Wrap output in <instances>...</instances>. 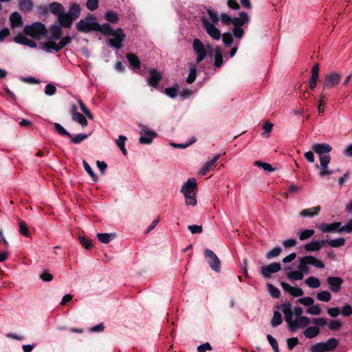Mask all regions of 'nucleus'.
Instances as JSON below:
<instances>
[{
    "label": "nucleus",
    "mask_w": 352,
    "mask_h": 352,
    "mask_svg": "<svg viewBox=\"0 0 352 352\" xmlns=\"http://www.w3.org/2000/svg\"><path fill=\"white\" fill-rule=\"evenodd\" d=\"M281 310L284 314L287 327L292 332L299 329H304L311 323L309 318L302 316L303 311L300 307H295L292 309V305L287 302L281 305Z\"/></svg>",
    "instance_id": "1"
},
{
    "label": "nucleus",
    "mask_w": 352,
    "mask_h": 352,
    "mask_svg": "<svg viewBox=\"0 0 352 352\" xmlns=\"http://www.w3.org/2000/svg\"><path fill=\"white\" fill-rule=\"evenodd\" d=\"M50 30L51 36L48 41L42 45L43 50L47 53L58 52L71 43L72 38L69 36L62 38L58 43L55 41L60 39L63 34V31L59 26L53 25L50 27Z\"/></svg>",
    "instance_id": "2"
},
{
    "label": "nucleus",
    "mask_w": 352,
    "mask_h": 352,
    "mask_svg": "<svg viewBox=\"0 0 352 352\" xmlns=\"http://www.w3.org/2000/svg\"><path fill=\"white\" fill-rule=\"evenodd\" d=\"M220 19L224 25H233V35L235 38L240 39L244 34V31L241 27L249 23L250 17L248 13L240 12L238 17H231L229 14L223 13L220 15Z\"/></svg>",
    "instance_id": "3"
},
{
    "label": "nucleus",
    "mask_w": 352,
    "mask_h": 352,
    "mask_svg": "<svg viewBox=\"0 0 352 352\" xmlns=\"http://www.w3.org/2000/svg\"><path fill=\"white\" fill-rule=\"evenodd\" d=\"M206 12L208 14L209 19L206 16H202L201 21L206 30L207 34L214 40L218 41L221 38V32L215 27L219 21L218 13L214 10L208 8Z\"/></svg>",
    "instance_id": "4"
},
{
    "label": "nucleus",
    "mask_w": 352,
    "mask_h": 352,
    "mask_svg": "<svg viewBox=\"0 0 352 352\" xmlns=\"http://www.w3.org/2000/svg\"><path fill=\"white\" fill-rule=\"evenodd\" d=\"M197 188L196 179L194 177L189 178L182 187L181 192L183 193L186 204L187 206H195L197 205V199L195 191Z\"/></svg>",
    "instance_id": "5"
},
{
    "label": "nucleus",
    "mask_w": 352,
    "mask_h": 352,
    "mask_svg": "<svg viewBox=\"0 0 352 352\" xmlns=\"http://www.w3.org/2000/svg\"><path fill=\"white\" fill-rule=\"evenodd\" d=\"M23 32L33 38L40 39L41 37L45 36L47 28L42 23L35 22L31 25H25L23 29Z\"/></svg>",
    "instance_id": "6"
},
{
    "label": "nucleus",
    "mask_w": 352,
    "mask_h": 352,
    "mask_svg": "<svg viewBox=\"0 0 352 352\" xmlns=\"http://www.w3.org/2000/svg\"><path fill=\"white\" fill-rule=\"evenodd\" d=\"M98 27L97 19L92 15L87 16L85 19H81L76 25L78 31L85 33L96 31Z\"/></svg>",
    "instance_id": "7"
},
{
    "label": "nucleus",
    "mask_w": 352,
    "mask_h": 352,
    "mask_svg": "<svg viewBox=\"0 0 352 352\" xmlns=\"http://www.w3.org/2000/svg\"><path fill=\"white\" fill-rule=\"evenodd\" d=\"M139 126L140 128L139 142L142 144H150L153 139L157 137V133L149 129L144 124H140Z\"/></svg>",
    "instance_id": "8"
},
{
    "label": "nucleus",
    "mask_w": 352,
    "mask_h": 352,
    "mask_svg": "<svg viewBox=\"0 0 352 352\" xmlns=\"http://www.w3.org/2000/svg\"><path fill=\"white\" fill-rule=\"evenodd\" d=\"M109 36H111L109 38V45L116 49L121 48L122 42L124 41L126 37L122 28H118L116 30H113Z\"/></svg>",
    "instance_id": "9"
},
{
    "label": "nucleus",
    "mask_w": 352,
    "mask_h": 352,
    "mask_svg": "<svg viewBox=\"0 0 352 352\" xmlns=\"http://www.w3.org/2000/svg\"><path fill=\"white\" fill-rule=\"evenodd\" d=\"M192 49L197 55V63H201L204 60L207 55V52L203 43L199 38H195L192 41Z\"/></svg>",
    "instance_id": "10"
},
{
    "label": "nucleus",
    "mask_w": 352,
    "mask_h": 352,
    "mask_svg": "<svg viewBox=\"0 0 352 352\" xmlns=\"http://www.w3.org/2000/svg\"><path fill=\"white\" fill-rule=\"evenodd\" d=\"M281 269L280 263H272L268 265L261 267L260 272L262 276L266 278H270L273 274L279 272Z\"/></svg>",
    "instance_id": "11"
},
{
    "label": "nucleus",
    "mask_w": 352,
    "mask_h": 352,
    "mask_svg": "<svg viewBox=\"0 0 352 352\" xmlns=\"http://www.w3.org/2000/svg\"><path fill=\"white\" fill-rule=\"evenodd\" d=\"M204 254L208 258L210 267L217 272H220L221 262L217 256L209 249L204 250Z\"/></svg>",
    "instance_id": "12"
},
{
    "label": "nucleus",
    "mask_w": 352,
    "mask_h": 352,
    "mask_svg": "<svg viewBox=\"0 0 352 352\" xmlns=\"http://www.w3.org/2000/svg\"><path fill=\"white\" fill-rule=\"evenodd\" d=\"M340 75L337 73L328 74L325 76L324 86L328 89L333 88L340 83Z\"/></svg>",
    "instance_id": "13"
},
{
    "label": "nucleus",
    "mask_w": 352,
    "mask_h": 352,
    "mask_svg": "<svg viewBox=\"0 0 352 352\" xmlns=\"http://www.w3.org/2000/svg\"><path fill=\"white\" fill-rule=\"evenodd\" d=\"M27 36L28 35L24 32L19 33L14 38V41L16 43L24 45L31 48L36 47L37 45L36 42L28 38Z\"/></svg>",
    "instance_id": "14"
},
{
    "label": "nucleus",
    "mask_w": 352,
    "mask_h": 352,
    "mask_svg": "<svg viewBox=\"0 0 352 352\" xmlns=\"http://www.w3.org/2000/svg\"><path fill=\"white\" fill-rule=\"evenodd\" d=\"M148 73L150 74V76L148 78V85L155 88L157 87L159 82L161 80L162 78V74L155 69H149Z\"/></svg>",
    "instance_id": "15"
},
{
    "label": "nucleus",
    "mask_w": 352,
    "mask_h": 352,
    "mask_svg": "<svg viewBox=\"0 0 352 352\" xmlns=\"http://www.w3.org/2000/svg\"><path fill=\"white\" fill-rule=\"evenodd\" d=\"M341 222H333L331 223H322L318 226V229L323 233L338 232L342 228Z\"/></svg>",
    "instance_id": "16"
},
{
    "label": "nucleus",
    "mask_w": 352,
    "mask_h": 352,
    "mask_svg": "<svg viewBox=\"0 0 352 352\" xmlns=\"http://www.w3.org/2000/svg\"><path fill=\"white\" fill-rule=\"evenodd\" d=\"M280 285L285 292L289 293L293 296L299 297L302 296L304 294L303 290L300 287H292L285 282H281Z\"/></svg>",
    "instance_id": "17"
},
{
    "label": "nucleus",
    "mask_w": 352,
    "mask_h": 352,
    "mask_svg": "<svg viewBox=\"0 0 352 352\" xmlns=\"http://www.w3.org/2000/svg\"><path fill=\"white\" fill-rule=\"evenodd\" d=\"M327 282L331 292H338L340 289L343 280L340 277L331 276L327 278Z\"/></svg>",
    "instance_id": "18"
},
{
    "label": "nucleus",
    "mask_w": 352,
    "mask_h": 352,
    "mask_svg": "<svg viewBox=\"0 0 352 352\" xmlns=\"http://www.w3.org/2000/svg\"><path fill=\"white\" fill-rule=\"evenodd\" d=\"M298 270H299L304 275L309 274V265H310V261L309 256H305L298 258Z\"/></svg>",
    "instance_id": "19"
},
{
    "label": "nucleus",
    "mask_w": 352,
    "mask_h": 352,
    "mask_svg": "<svg viewBox=\"0 0 352 352\" xmlns=\"http://www.w3.org/2000/svg\"><path fill=\"white\" fill-rule=\"evenodd\" d=\"M76 109L77 108L74 105L72 108L71 112L72 119L74 121L79 123L82 127H85L88 124L87 120L82 114L77 112Z\"/></svg>",
    "instance_id": "20"
},
{
    "label": "nucleus",
    "mask_w": 352,
    "mask_h": 352,
    "mask_svg": "<svg viewBox=\"0 0 352 352\" xmlns=\"http://www.w3.org/2000/svg\"><path fill=\"white\" fill-rule=\"evenodd\" d=\"M312 149L318 154L320 155H326L331 151L332 147L327 144V143H322V144H314L312 146Z\"/></svg>",
    "instance_id": "21"
},
{
    "label": "nucleus",
    "mask_w": 352,
    "mask_h": 352,
    "mask_svg": "<svg viewBox=\"0 0 352 352\" xmlns=\"http://www.w3.org/2000/svg\"><path fill=\"white\" fill-rule=\"evenodd\" d=\"M57 19L60 26L65 28H70L74 21L72 20V18H70L69 16L65 13V10L63 12V13H61L59 16H57Z\"/></svg>",
    "instance_id": "22"
},
{
    "label": "nucleus",
    "mask_w": 352,
    "mask_h": 352,
    "mask_svg": "<svg viewBox=\"0 0 352 352\" xmlns=\"http://www.w3.org/2000/svg\"><path fill=\"white\" fill-rule=\"evenodd\" d=\"M221 155V154H217L213 157V158L211 160L206 162L200 169L199 174L201 175H206V173L209 171L212 166H213L220 158Z\"/></svg>",
    "instance_id": "23"
},
{
    "label": "nucleus",
    "mask_w": 352,
    "mask_h": 352,
    "mask_svg": "<svg viewBox=\"0 0 352 352\" xmlns=\"http://www.w3.org/2000/svg\"><path fill=\"white\" fill-rule=\"evenodd\" d=\"M320 209V206L304 209L300 212V216L302 217H313L319 213Z\"/></svg>",
    "instance_id": "24"
},
{
    "label": "nucleus",
    "mask_w": 352,
    "mask_h": 352,
    "mask_svg": "<svg viewBox=\"0 0 352 352\" xmlns=\"http://www.w3.org/2000/svg\"><path fill=\"white\" fill-rule=\"evenodd\" d=\"M10 25L12 28H19L23 25L21 16L17 12H14L10 16Z\"/></svg>",
    "instance_id": "25"
},
{
    "label": "nucleus",
    "mask_w": 352,
    "mask_h": 352,
    "mask_svg": "<svg viewBox=\"0 0 352 352\" xmlns=\"http://www.w3.org/2000/svg\"><path fill=\"white\" fill-rule=\"evenodd\" d=\"M320 333V329L318 327H309L304 331V336L307 338H314L316 337Z\"/></svg>",
    "instance_id": "26"
},
{
    "label": "nucleus",
    "mask_w": 352,
    "mask_h": 352,
    "mask_svg": "<svg viewBox=\"0 0 352 352\" xmlns=\"http://www.w3.org/2000/svg\"><path fill=\"white\" fill-rule=\"evenodd\" d=\"M80 12V8L79 5L74 3L71 5L67 14L69 16L70 18H72V20H75L79 16Z\"/></svg>",
    "instance_id": "27"
},
{
    "label": "nucleus",
    "mask_w": 352,
    "mask_h": 352,
    "mask_svg": "<svg viewBox=\"0 0 352 352\" xmlns=\"http://www.w3.org/2000/svg\"><path fill=\"white\" fill-rule=\"evenodd\" d=\"M49 9L52 13L56 14L57 16L65 11L63 6L60 3L56 2L50 3Z\"/></svg>",
    "instance_id": "28"
},
{
    "label": "nucleus",
    "mask_w": 352,
    "mask_h": 352,
    "mask_svg": "<svg viewBox=\"0 0 352 352\" xmlns=\"http://www.w3.org/2000/svg\"><path fill=\"white\" fill-rule=\"evenodd\" d=\"M305 283L310 288L316 289L320 287L321 285L320 280L315 276L308 277Z\"/></svg>",
    "instance_id": "29"
},
{
    "label": "nucleus",
    "mask_w": 352,
    "mask_h": 352,
    "mask_svg": "<svg viewBox=\"0 0 352 352\" xmlns=\"http://www.w3.org/2000/svg\"><path fill=\"white\" fill-rule=\"evenodd\" d=\"M116 236L113 233H98L97 238L102 243H108Z\"/></svg>",
    "instance_id": "30"
},
{
    "label": "nucleus",
    "mask_w": 352,
    "mask_h": 352,
    "mask_svg": "<svg viewBox=\"0 0 352 352\" xmlns=\"http://www.w3.org/2000/svg\"><path fill=\"white\" fill-rule=\"evenodd\" d=\"M19 8L21 11L28 12L32 8L33 3L31 0H19Z\"/></svg>",
    "instance_id": "31"
},
{
    "label": "nucleus",
    "mask_w": 352,
    "mask_h": 352,
    "mask_svg": "<svg viewBox=\"0 0 352 352\" xmlns=\"http://www.w3.org/2000/svg\"><path fill=\"white\" fill-rule=\"evenodd\" d=\"M96 31L101 32L103 35L107 36H109L113 32L111 27L108 23H104L102 25L98 24Z\"/></svg>",
    "instance_id": "32"
},
{
    "label": "nucleus",
    "mask_w": 352,
    "mask_h": 352,
    "mask_svg": "<svg viewBox=\"0 0 352 352\" xmlns=\"http://www.w3.org/2000/svg\"><path fill=\"white\" fill-rule=\"evenodd\" d=\"M126 57L133 69L140 68V61L137 56L133 54H129Z\"/></svg>",
    "instance_id": "33"
},
{
    "label": "nucleus",
    "mask_w": 352,
    "mask_h": 352,
    "mask_svg": "<svg viewBox=\"0 0 352 352\" xmlns=\"http://www.w3.org/2000/svg\"><path fill=\"white\" fill-rule=\"evenodd\" d=\"M223 64V55L219 47L214 50V65L216 67H220Z\"/></svg>",
    "instance_id": "34"
},
{
    "label": "nucleus",
    "mask_w": 352,
    "mask_h": 352,
    "mask_svg": "<svg viewBox=\"0 0 352 352\" xmlns=\"http://www.w3.org/2000/svg\"><path fill=\"white\" fill-rule=\"evenodd\" d=\"M304 274L299 270H294L292 272H289L287 274V277L293 280H302L304 277Z\"/></svg>",
    "instance_id": "35"
},
{
    "label": "nucleus",
    "mask_w": 352,
    "mask_h": 352,
    "mask_svg": "<svg viewBox=\"0 0 352 352\" xmlns=\"http://www.w3.org/2000/svg\"><path fill=\"white\" fill-rule=\"evenodd\" d=\"M316 298L319 301L327 302L331 299V294L327 290L321 291L317 294Z\"/></svg>",
    "instance_id": "36"
},
{
    "label": "nucleus",
    "mask_w": 352,
    "mask_h": 352,
    "mask_svg": "<svg viewBox=\"0 0 352 352\" xmlns=\"http://www.w3.org/2000/svg\"><path fill=\"white\" fill-rule=\"evenodd\" d=\"M324 345L327 351H331L337 347L338 340L333 338H329L324 342Z\"/></svg>",
    "instance_id": "37"
},
{
    "label": "nucleus",
    "mask_w": 352,
    "mask_h": 352,
    "mask_svg": "<svg viewBox=\"0 0 352 352\" xmlns=\"http://www.w3.org/2000/svg\"><path fill=\"white\" fill-rule=\"evenodd\" d=\"M126 140V137L124 135H119L118 138L116 140V145L120 148L123 155H126V150L125 148V142Z\"/></svg>",
    "instance_id": "38"
},
{
    "label": "nucleus",
    "mask_w": 352,
    "mask_h": 352,
    "mask_svg": "<svg viewBox=\"0 0 352 352\" xmlns=\"http://www.w3.org/2000/svg\"><path fill=\"white\" fill-rule=\"evenodd\" d=\"M254 164L258 167L262 168L264 170L268 173L273 172L276 170V168H273L271 164L261 161H255Z\"/></svg>",
    "instance_id": "39"
},
{
    "label": "nucleus",
    "mask_w": 352,
    "mask_h": 352,
    "mask_svg": "<svg viewBox=\"0 0 352 352\" xmlns=\"http://www.w3.org/2000/svg\"><path fill=\"white\" fill-rule=\"evenodd\" d=\"M315 233L313 229H306L300 232L298 234L299 239L300 241H305L311 237Z\"/></svg>",
    "instance_id": "40"
},
{
    "label": "nucleus",
    "mask_w": 352,
    "mask_h": 352,
    "mask_svg": "<svg viewBox=\"0 0 352 352\" xmlns=\"http://www.w3.org/2000/svg\"><path fill=\"white\" fill-rule=\"evenodd\" d=\"M282 316L281 314L278 311H274L273 317L271 321L272 326L276 327L282 323Z\"/></svg>",
    "instance_id": "41"
},
{
    "label": "nucleus",
    "mask_w": 352,
    "mask_h": 352,
    "mask_svg": "<svg viewBox=\"0 0 352 352\" xmlns=\"http://www.w3.org/2000/svg\"><path fill=\"white\" fill-rule=\"evenodd\" d=\"M197 77V69L195 65L190 66V72L188 76L186 78V82L189 84L192 83Z\"/></svg>",
    "instance_id": "42"
},
{
    "label": "nucleus",
    "mask_w": 352,
    "mask_h": 352,
    "mask_svg": "<svg viewBox=\"0 0 352 352\" xmlns=\"http://www.w3.org/2000/svg\"><path fill=\"white\" fill-rule=\"evenodd\" d=\"M309 258L310 265L314 266L316 268L322 269L324 267V264L322 261L313 256H309Z\"/></svg>",
    "instance_id": "43"
},
{
    "label": "nucleus",
    "mask_w": 352,
    "mask_h": 352,
    "mask_svg": "<svg viewBox=\"0 0 352 352\" xmlns=\"http://www.w3.org/2000/svg\"><path fill=\"white\" fill-rule=\"evenodd\" d=\"M82 165L85 171L89 175L94 182H97L98 176L94 173L89 164L85 160L82 161Z\"/></svg>",
    "instance_id": "44"
},
{
    "label": "nucleus",
    "mask_w": 352,
    "mask_h": 352,
    "mask_svg": "<svg viewBox=\"0 0 352 352\" xmlns=\"http://www.w3.org/2000/svg\"><path fill=\"white\" fill-rule=\"evenodd\" d=\"M345 239L344 238H338L336 239H331L328 241V244L332 248H340L344 245Z\"/></svg>",
    "instance_id": "45"
},
{
    "label": "nucleus",
    "mask_w": 352,
    "mask_h": 352,
    "mask_svg": "<svg viewBox=\"0 0 352 352\" xmlns=\"http://www.w3.org/2000/svg\"><path fill=\"white\" fill-rule=\"evenodd\" d=\"M304 249L306 252H317L320 250L318 243L316 241H312L311 242L305 244Z\"/></svg>",
    "instance_id": "46"
},
{
    "label": "nucleus",
    "mask_w": 352,
    "mask_h": 352,
    "mask_svg": "<svg viewBox=\"0 0 352 352\" xmlns=\"http://www.w3.org/2000/svg\"><path fill=\"white\" fill-rule=\"evenodd\" d=\"M273 126L274 124L272 122H267L264 123V124L263 125V129L264 131L261 134L262 136L265 138H269L270 135V133L272 131Z\"/></svg>",
    "instance_id": "47"
},
{
    "label": "nucleus",
    "mask_w": 352,
    "mask_h": 352,
    "mask_svg": "<svg viewBox=\"0 0 352 352\" xmlns=\"http://www.w3.org/2000/svg\"><path fill=\"white\" fill-rule=\"evenodd\" d=\"M69 137L70 138V140H71L72 143L79 144L84 140L87 139L88 137V135L80 133V134H76L75 135H72L70 134V136H69Z\"/></svg>",
    "instance_id": "48"
},
{
    "label": "nucleus",
    "mask_w": 352,
    "mask_h": 352,
    "mask_svg": "<svg viewBox=\"0 0 352 352\" xmlns=\"http://www.w3.org/2000/svg\"><path fill=\"white\" fill-rule=\"evenodd\" d=\"M306 312L308 314L317 316V315H320L321 314L322 309L318 305L313 304L312 305H311L309 307H308L307 309Z\"/></svg>",
    "instance_id": "49"
},
{
    "label": "nucleus",
    "mask_w": 352,
    "mask_h": 352,
    "mask_svg": "<svg viewBox=\"0 0 352 352\" xmlns=\"http://www.w3.org/2000/svg\"><path fill=\"white\" fill-rule=\"evenodd\" d=\"M104 18L106 20L111 23H116L118 21V15L116 12L113 11L107 12Z\"/></svg>",
    "instance_id": "50"
},
{
    "label": "nucleus",
    "mask_w": 352,
    "mask_h": 352,
    "mask_svg": "<svg viewBox=\"0 0 352 352\" xmlns=\"http://www.w3.org/2000/svg\"><path fill=\"white\" fill-rule=\"evenodd\" d=\"M267 288H268V291L270 294V295L273 297V298H278L280 297V292L279 291V289L274 287L272 284L271 283H268L267 285Z\"/></svg>",
    "instance_id": "51"
},
{
    "label": "nucleus",
    "mask_w": 352,
    "mask_h": 352,
    "mask_svg": "<svg viewBox=\"0 0 352 352\" xmlns=\"http://www.w3.org/2000/svg\"><path fill=\"white\" fill-rule=\"evenodd\" d=\"M341 228L338 230V233L346 232V233H351L352 232V218L349 219L346 223L344 226H341Z\"/></svg>",
    "instance_id": "52"
},
{
    "label": "nucleus",
    "mask_w": 352,
    "mask_h": 352,
    "mask_svg": "<svg viewBox=\"0 0 352 352\" xmlns=\"http://www.w3.org/2000/svg\"><path fill=\"white\" fill-rule=\"evenodd\" d=\"M196 142V138L195 137H192L190 140L186 142V143H184V144H175V143H170V145L173 146V147H175V148H187L188 146H189L190 145H191L192 144L195 143Z\"/></svg>",
    "instance_id": "53"
},
{
    "label": "nucleus",
    "mask_w": 352,
    "mask_h": 352,
    "mask_svg": "<svg viewBox=\"0 0 352 352\" xmlns=\"http://www.w3.org/2000/svg\"><path fill=\"white\" fill-rule=\"evenodd\" d=\"M280 252L281 248L280 247H275L267 253L266 258L267 259L273 258L278 256Z\"/></svg>",
    "instance_id": "54"
},
{
    "label": "nucleus",
    "mask_w": 352,
    "mask_h": 352,
    "mask_svg": "<svg viewBox=\"0 0 352 352\" xmlns=\"http://www.w3.org/2000/svg\"><path fill=\"white\" fill-rule=\"evenodd\" d=\"M78 239L81 245L87 250L92 247V242L90 239L85 237L84 236H79Z\"/></svg>",
    "instance_id": "55"
},
{
    "label": "nucleus",
    "mask_w": 352,
    "mask_h": 352,
    "mask_svg": "<svg viewBox=\"0 0 352 352\" xmlns=\"http://www.w3.org/2000/svg\"><path fill=\"white\" fill-rule=\"evenodd\" d=\"M56 132L60 135L70 136V133L59 123H54Z\"/></svg>",
    "instance_id": "56"
},
{
    "label": "nucleus",
    "mask_w": 352,
    "mask_h": 352,
    "mask_svg": "<svg viewBox=\"0 0 352 352\" xmlns=\"http://www.w3.org/2000/svg\"><path fill=\"white\" fill-rule=\"evenodd\" d=\"M222 40L223 43L226 46H230L233 42V38L231 33L230 32H225L222 35Z\"/></svg>",
    "instance_id": "57"
},
{
    "label": "nucleus",
    "mask_w": 352,
    "mask_h": 352,
    "mask_svg": "<svg viewBox=\"0 0 352 352\" xmlns=\"http://www.w3.org/2000/svg\"><path fill=\"white\" fill-rule=\"evenodd\" d=\"M311 352H326V349L324 345V342H319L315 344L311 347Z\"/></svg>",
    "instance_id": "58"
},
{
    "label": "nucleus",
    "mask_w": 352,
    "mask_h": 352,
    "mask_svg": "<svg viewBox=\"0 0 352 352\" xmlns=\"http://www.w3.org/2000/svg\"><path fill=\"white\" fill-rule=\"evenodd\" d=\"M78 104L81 111L85 114V116L89 118L92 120L94 118L93 115L90 112V111L87 108L85 104L82 102L81 100H78Z\"/></svg>",
    "instance_id": "59"
},
{
    "label": "nucleus",
    "mask_w": 352,
    "mask_h": 352,
    "mask_svg": "<svg viewBox=\"0 0 352 352\" xmlns=\"http://www.w3.org/2000/svg\"><path fill=\"white\" fill-rule=\"evenodd\" d=\"M298 302L305 306H311L314 304V300L311 297H304L299 298Z\"/></svg>",
    "instance_id": "60"
},
{
    "label": "nucleus",
    "mask_w": 352,
    "mask_h": 352,
    "mask_svg": "<svg viewBox=\"0 0 352 352\" xmlns=\"http://www.w3.org/2000/svg\"><path fill=\"white\" fill-rule=\"evenodd\" d=\"M19 232L25 236H29L30 234L28 228L23 221H19Z\"/></svg>",
    "instance_id": "61"
},
{
    "label": "nucleus",
    "mask_w": 352,
    "mask_h": 352,
    "mask_svg": "<svg viewBox=\"0 0 352 352\" xmlns=\"http://www.w3.org/2000/svg\"><path fill=\"white\" fill-rule=\"evenodd\" d=\"M267 339L274 352H279L277 341L271 335H267Z\"/></svg>",
    "instance_id": "62"
},
{
    "label": "nucleus",
    "mask_w": 352,
    "mask_h": 352,
    "mask_svg": "<svg viewBox=\"0 0 352 352\" xmlns=\"http://www.w3.org/2000/svg\"><path fill=\"white\" fill-rule=\"evenodd\" d=\"M311 322L316 325L315 327H318L319 328L327 324V320L324 318H316Z\"/></svg>",
    "instance_id": "63"
},
{
    "label": "nucleus",
    "mask_w": 352,
    "mask_h": 352,
    "mask_svg": "<svg viewBox=\"0 0 352 352\" xmlns=\"http://www.w3.org/2000/svg\"><path fill=\"white\" fill-rule=\"evenodd\" d=\"M341 314L344 316H349L352 314V307L349 304H346L342 307Z\"/></svg>",
    "instance_id": "64"
}]
</instances>
